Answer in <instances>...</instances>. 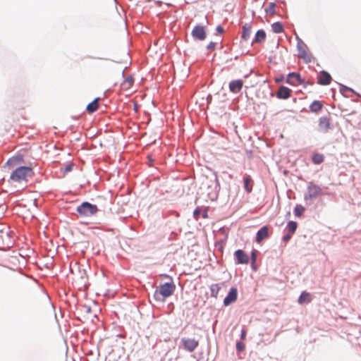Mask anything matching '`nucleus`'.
<instances>
[{"instance_id":"obj_14","label":"nucleus","mask_w":361,"mask_h":361,"mask_svg":"<svg viewBox=\"0 0 361 361\" xmlns=\"http://www.w3.org/2000/svg\"><path fill=\"white\" fill-rule=\"evenodd\" d=\"M331 80V76L327 71H322L320 75L318 77L317 83L320 85H328Z\"/></svg>"},{"instance_id":"obj_18","label":"nucleus","mask_w":361,"mask_h":361,"mask_svg":"<svg viewBox=\"0 0 361 361\" xmlns=\"http://www.w3.org/2000/svg\"><path fill=\"white\" fill-rule=\"evenodd\" d=\"M251 32H252L251 25L248 23H245L243 26V32H242L241 39L243 40L247 41L250 38Z\"/></svg>"},{"instance_id":"obj_39","label":"nucleus","mask_w":361,"mask_h":361,"mask_svg":"<svg viewBox=\"0 0 361 361\" xmlns=\"http://www.w3.org/2000/svg\"><path fill=\"white\" fill-rule=\"evenodd\" d=\"M283 80H284V77H283V75H280L279 77H276V78H275V82H276V83H280V82H283Z\"/></svg>"},{"instance_id":"obj_20","label":"nucleus","mask_w":361,"mask_h":361,"mask_svg":"<svg viewBox=\"0 0 361 361\" xmlns=\"http://www.w3.org/2000/svg\"><path fill=\"white\" fill-rule=\"evenodd\" d=\"M252 178L250 176L245 175L243 177L244 188L247 193H250L252 190V186L250 185Z\"/></svg>"},{"instance_id":"obj_38","label":"nucleus","mask_w":361,"mask_h":361,"mask_svg":"<svg viewBox=\"0 0 361 361\" xmlns=\"http://www.w3.org/2000/svg\"><path fill=\"white\" fill-rule=\"evenodd\" d=\"M216 30L219 34H222L224 32V29L220 25L216 27Z\"/></svg>"},{"instance_id":"obj_17","label":"nucleus","mask_w":361,"mask_h":361,"mask_svg":"<svg viewBox=\"0 0 361 361\" xmlns=\"http://www.w3.org/2000/svg\"><path fill=\"white\" fill-rule=\"evenodd\" d=\"M100 99L99 97L95 98L92 102L89 103L86 106V111L90 113H94L99 108V100Z\"/></svg>"},{"instance_id":"obj_45","label":"nucleus","mask_w":361,"mask_h":361,"mask_svg":"<svg viewBox=\"0 0 361 361\" xmlns=\"http://www.w3.org/2000/svg\"><path fill=\"white\" fill-rule=\"evenodd\" d=\"M252 268L253 269H256L255 264H254V265H253V264H252Z\"/></svg>"},{"instance_id":"obj_6","label":"nucleus","mask_w":361,"mask_h":361,"mask_svg":"<svg viewBox=\"0 0 361 361\" xmlns=\"http://www.w3.org/2000/svg\"><path fill=\"white\" fill-rule=\"evenodd\" d=\"M296 39L297 49L298 51V56L300 59H302L306 63L310 62L311 56L309 55L306 51L307 45L298 36H296Z\"/></svg>"},{"instance_id":"obj_41","label":"nucleus","mask_w":361,"mask_h":361,"mask_svg":"<svg viewBox=\"0 0 361 361\" xmlns=\"http://www.w3.org/2000/svg\"><path fill=\"white\" fill-rule=\"evenodd\" d=\"M149 162V166L152 165V163L154 161V159L152 158V155L151 154H148L147 157Z\"/></svg>"},{"instance_id":"obj_10","label":"nucleus","mask_w":361,"mask_h":361,"mask_svg":"<svg viewBox=\"0 0 361 361\" xmlns=\"http://www.w3.org/2000/svg\"><path fill=\"white\" fill-rule=\"evenodd\" d=\"M318 126L319 130L323 133H326L332 128V126L330 123V118L327 116H324L319 118Z\"/></svg>"},{"instance_id":"obj_36","label":"nucleus","mask_w":361,"mask_h":361,"mask_svg":"<svg viewBox=\"0 0 361 361\" xmlns=\"http://www.w3.org/2000/svg\"><path fill=\"white\" fill-rule=\"evenodd\" d=\"M16 160L14 158H10L7 160L6 164L9 166H13L16 163Z\"/></svg>"},{"instance_id":"obj_1","label":"nucleus","mask_w":361,"mask_h":361,"mask_svg":"<svg viewBox=\"0 0 361 361\" xmlns=\"http://www.w3.org/2000/svg\"><path fill=\"white\" fill-rule=\"evenodd\" d=\"M176 290V285L173 281L161 284L159 289H156L153 297L157 302H164L165 299L172 295Z\"/></svg>"},{"instance_id":"obj_8","label":"nucleus","mask_w":361,"mask_h":361,"mask_svg":"<svg viewBox=\"0 0 361 361\" xmlns=\"http://www.w3.org/2000/svg\"><path fill=\"white\" fill-rule=\"evenodd\" d=\"M180 343L183 345L185 350L192 352L198 346L199 342L195 338H182Z\"/></svg>"},{"instance_id":"obj_16","label":"nucleus","mask_w":361,"mask_h":361,"mask_svg":"<svg viewBox=\"0 0 361 361\" xmlns=\"http://www.w3.org/2000/svg\"><path fill=\"white\" fill-rule=\"evenodd\" d=\"M291 90L286 86H281L276 92L279 99H286L290 97Z\"/></svg>"},{"instance_id":"obj_37","label":"nucleus","mask_w":361,"mask_h":361,"mask_svg":"<svg viewBox=\"0 0 361 361\" xmlns=\"http://www.w3.org/2000/svg\"><path fill=\"white\" fill-rule=\"evenodd\" d=\"M292 235L293 234H290V233L288 232L287 234L284 235L283 237V240L285 241V242H287L288 241L291 237H292Z\"/></svg>"},{"instance_id":"obj_7","label":"nucleus","mask_w":361,"mask_h":361,"mask_svg":"<svg viewBox=\"0 0 361 361\" xmlns=\"http://www.w3.org/2000/svg\"><path fill=\"white\" fill-rule=\"evenodd\" d=\"M286 82L290 85H305V80L301 78L300 73L295 72L289 73L286 78Z\"/></svg>"},{"instance_id":"obj_29","label":"nucleus","mask_w":361,"mask_h":361,"mask_svg":"<svg viewBox=\"0 0 361 361\" xmlns=\"http://www.w3.org/2000/svg\"><path fill=\"white\" fill-rule=\"evenodd\" d=\"M306 301H307V302L310 301V293H306V292H302L298 298V302L300 304H302Z\"/></svg>"},{"instance_id":"obj_30","label":"nucleus","mask_w":361,"mask_h":361,"mask_svg":"<svg viewBox=\"0 0 361 361\" xmlns=\"http://www.w3.org/2000/svg\"><path fill=\"white\" fill-rule=\"evenodd\" d=\"M74 164L71 162L65 166L63 169H61V171L63 174H66L67 173L73 170Z\"/></svg>"},{"instance_id":"obj_22","label":"nucleus","mask_w":361,"mask_h":361,"mask_svg":"<svg viewBox=\"0 0 361 361\" xmlns=\"http://www.w3.org/2000/svg\"><path fill=\"white\" fill-rule=\"evenodd\" d=\"M271 30L274 33H281L283 32V25L281 22H275L271 24Z\"/></svg>"},{"instance_id":"obj_5","label":"nucleus","mask_w":361,"mask_h":361,"mask_svg":"<svg viewBox=\"0 0 361 361\" xmlns=\"http://www.w3.org/2000/svg\"><path fill=\"white\" fill-rule=\"evenodd\" d=\"M322 195V189L313 182H310L307 187V191L304 194V200L307 204H310L309 202L312 199H315Z\"/></svg>"},{"instance_id":"obj_3","label":"nucleus","mask_w":361,"mask_h":361,"mask_svg":"<svg viewBox=\"0 0 361 361\" xmlns=\"http://www.w3.org/2000/svg\"><path fill=\"white\" fill-rule=\"evenodd\" d=\"M76 211L82 217H90L97 214L99 209L96 204L85 201L77 207Z\"/></svg>"},{"instance_id":"obj_44","label":"nucleus","mask_w":361,"mask_h":361,"mask_svg":"<svg viewBox=\"0 0 361 361\" xmlns=\"http://www.w3.org/2000/svg\"><path fill=\"white\" fill-rule=\"evenodd\" d=\"M137 104H135V106H134V109L135 110L137 111Z\"/></svg>"},{"instance_id":"obj_46","label":"nucleus","mask_w":361,"mask_h":361,"mask_svg":"<svg viewBox=\"0 0 361 361\" xmlns=\"http://www.w3.org/2000/svg\"><path fill=\"white\" fill-rule=\"evenodd\" d=\"M238 59V56H235V59Z\"/></svg>"},{"instance_id":"obj_2","label":"nucleus","mask_w":361,"mask_h":361,"mask_svg":"<svg viewBox=\"0 0 361 361\" xmlns=\"http://www.w3.org/2000/svg\"><path fill=\"white\" fill-rule=\"evenodd\" d=\"M34 174L32 169L30 166H19L13 171L10 178L16 182L26 180L28 177H32Z\"/></svg>"},{"instance_id":"obj_26","label":"nucleus","mask_w":361,"mask_h":361,"mask_svg":"<svg viewBox=\"0 0 361 361\" xmlns=\"http://www.w3.org/2000/svg\"><path fill=\"white\" fill-rule=\"evenodd\" d=\"M297 227L298 224L296 221H290L288 222L286 229L288 230V232L290 233V234H293L296 231Z\"/></svg>"},{"instance_id":"obj_9","label":"nucleus","mask_w":361,"mask_h":361,"mask_svg":"<svg viewBox=\"0 0 361 361\" xmlns=\"http://www.w3.org/2000/svg\"><path fill=\"white\" fill-rule=\"evenodd\" d=\"M191 35L195 39L200 41L205 39L207 34L204 27L200 25H196L192 30Z\"/></svg>"},{"instance_id":"obj_27","label":"nucleus","mask_w":361,"mask_h":361,"mask_svg":"<svg viewBox=\"0 0 361 361\" xmlns=\"http://www.w3.org/2000/svg\"><path fill=\"white\" fill-rule=\"evenodd\" d=\"M305 207H302V205L300 204H296L295 208H294V210H293V212H294V215L296 216V217H300L302 216V213L304 212L305 211Z\"/></svg>"},{"instance_id":"obj_40","label":"nucleus","mask_w":361,"mask_h":361,"mask_svg":"<svg viewBox=\"0 0 361 361\" xmlns=\"http://www.w3.org/2000/svg\"><path fill=\"white\" fill-rule=\"evenodd\" d=\"M246 336V331L245 329H242L240 332V338L245 339Z\"/></svg>"},{"instance_id":"obj_43","label":"nucleus","mask_w":361,"mask_h":361,"mask_svg":"<svg viewBox=\"0 0 361 361\" xmlns=\"http://www.w3.org/2000/svg\"><path fill=\"white\" fill-rule=\"evenodd\" d=\"M80 273L81 274V279H85L86 278V272L85 270H82V271H80Z\"/></svg>"},{"instance_id":"obj_21","label":"nucleus","mask_w":361,"mask_h":361,"mask_svg":"<svg viewBox=\"0 0 361 361\" xmlns=\"http://www.w3.org/2000/svg\"><path fill=\"white\" fill-rule=\"evenodd\" d=\"M323 107V104L321 102L314 100L310 105V109L313 113H318Z\"/></svg>"},{"instance_id":"obj_32","label":"nucleus","mask_w":361,"mask_h":361,"mask_svg":"<svg viewBox=\"0 0 361 361\" xmlns=\"http://www.w3.org/2000/svg\"><path fill=\"white\" fill-rule=\"evenodd\" d=\"M8 231H4V229H0V243H3L4 237H8Z\"/></svg>"},{"instance_id":"obj_15","label":"nucleus","mask_w":361,"mask_h":361,"mask_svg":"<svg viewBox=\"0 0 361 361\" xmlns=\"http://www.w3.org/2000/svg\"><path fill=\"white\" fill-rule=\"evenodd\" d=\"M269 237V228L267 226H264L258 230L256 235V242L259 243L263 240Z\"/></svg>"},{"instance_id":"obj_31","label":"nucleus","mask_w":361,"mask_h":361,"mask_svg":"<svg viewBox=\"0 0 361 361\" xmlns=\"http://www.w3.org/2000/svg\"><path fill=\"white\" fill-rule=\"evenodd\" d=\"M201 212H202V209H200V207H197L195 209L194 212H193V217H194V219H196V220H198L199 218H200V215Z\"/></svg>"},{"instance_id":"obj_12","label":"nucleus","mask_w":361,"mask_h":361,"mask_svg":"<svg viewBox=\"0 0 361 361\" xmlns=\"http://www.w3.org/2000/svg\"><path fill=\"white\" fill-rule=\"evenodd\" d=\"M238 298V290L235 287L230 288L227 295L224 300V305L228 306L231 303L235 302Z\"/></svg>"},{"instance_id":"obj_23","label":"nucleus","mask_w":361,"mask_h":361,"mask_svg":"<svg viewBox=\"0 0 361 361\" xmlns=\"http://www.w3.org/2000/svg\"><path fill=\"white\" fill-rule=\"evenodd\" d=\"M338 85H339V91L343 96L349 97L348 95L346 94V92H350L353 94H357V93L352 88L347 87L341 83H338ZM357 95H359V94H357Z\"/></svg>"},{"instance_id":"obj_35","label":"nucleus","mask_w":361,"mask_h":361,"mask_svg":"<svg viewBox=\"0 0 361 361\" xmlns=\"http://www.w3.org/2000/svg\"><path fill=\"white\" fill-rule=\"evenodd\" d=\"M216 42H210L208 45L207 46V49L208 50H214L216 47Z\"/></svg>"},{"instance_id":"obj_33","label":"nucleus","mask_w":361,"mask_h":361,"mask_svg":"<svg viewBox=\"0 0 361 361\" xmlns=\"http://www.w3.org/2000/svg\"><path fill=\"white\" fill-rule=\"evenodd\" d=\"M245 344L241 342V341H238L236 343V350L238 351V352H241L243 351L244 349H245Z\"/></svg>"},{"instance_id":"obj_28","label":"nucleus","mask_w":361,"mask_h":361,"mask_svg":"<svg viewBox=\"0 0 361 361\" xmlns=\"http://www.w3.org/2000/svg\"><path fill=\"white\" fill-rule=\"evenodd\" d=\"M275 6L276 4L274 2H270L269 6L265 8L266 13L274 16L276 13Z\"/></svg>"},{"instance_id":"obj_4","label":"nucleus","mask_w":361,"mask_h":361,"mask_svg":"<svg viewBox=\"0 0 361 361\" xmlns=\"http://www.w3.org/2000/svg\"><path fill=\"white\" fill-rule=\"evenodd\" d=\"M221 187L218 179L217 174L213 173V176L210 178L207 183V192L208 197L211 200L216 199L219 195Z\"/></svg>"},{"instance_id":"obj_34","label":"nucleus","mask_w":361,"mask_h":361,"mask_svg":"<svg viewBox=\"0 0 361 361\" xmlns=\"http://www.w3.org/2000/svg\"><path fill=\"white\" fill-rule=\"evenodd\" d=\"M251 258H252V264H255V262H256V259H257V251L256 250H253L251 253Z\"/></svg>"},{"instance_id":"obj_24","label":"nucleus","mask_w":361,"mask_h":361,"mask_svg":"<svg viewBox=\"0 0 361 361\" xmlns=\"http://www.w3.org/2000/svg\"><path fill=\"white\" fill-rule=\"evenodd\" d=\"M211 292V297L217 298L220 290V286L218 283H213L209 287Z\"/></svg>"},{"instance_id":"obj_11","label":"nucleus","mask_w":361,"mask_h":361,"mask_svg":"<svg viewBox=\"0 0 361 361\" xmlns=\"http://www.w3.org/2000/svg\"><path fill=\"white\" fill-rule=\"evenodd\" d=\"M234 257L235 264H246L249 262V257L243 250L238 249L235 250Z\"/></svg>"},{"instance_id":"obj_25","label":"nucleus","mask_w":361,"mask_h":361,"mask_svg":"<svg viewBox=\"0 0 361 361\" xmlns=\"http://www.w3.org/2000/svg\"><path fill=\"white\" fill-rule=\"evenodd\" d=\"M324 155L319 153H314L312 157V161L314 164H320L324 161Z\"/></svg>"},{"instance_id":"obj_42","label":"nucleus","mask_w":361,"mask_h":361,"mask_svg":"<svg viewBox=\"0 0 361 361\" xmlns=\"http://www.w3.org/2000/svg\"><path fill=\"white\" fill-rule=\"evenodd\" d=\"M202 218L204 219H207L208 217V211H207V209H204L202 212Z\"/></svg>"},{"instance_id":"obj_13","label":"nucleus","mask_w":361,"mask_h":361,"mask_svg":"<svg viewBox=\"0 0 361 361\" xmlns=\"http://www.w3.org/2000/svg\"><path fill=\"white\" fill-rule=\"evenodd\" d=\"M243 87V80L241 79L233 80L229 82L228 88L230 92L234 94L239 93Z\"/></svg>"},{"instance_id":"obj_19","label":"nucleus","mask_w":361,"mask_h":361,"mask_svg":"<svg viewBox=\"0 0 361 361\" xmlns=\"http://www.w3.org/2000/svg\"><path fill=\"white\" fill-rule=\"evenodd\" d=\"M266 38V32L264 30H258L255 33V36L252 39V44L253 43H261Z\"/></svg>"}]
</instances>
